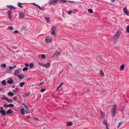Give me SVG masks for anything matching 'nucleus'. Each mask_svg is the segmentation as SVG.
<instances>
[{
  "mask_svg": "<svg viewBox=\"0 0 129 129\" xmlns=\"http://www.w3.org/2000/svg\"><path fill=\"white\" fill-rule=\"evenodd\" d=\"M124 64H122L121 66H120V71L123 70L124 69Z\"/></svg>",
  "mask_w": 129,
  "mask_h": 129,
  "instance_id": "nucleus-16",
  "label": "nucleus"
},
{
  "mask_svg": "<svg viewBox=\"0 0 129 129\" xmlns=\"http://www.w3.org/2000/svg\"><path fill=\"white\" fill-rule=\"evenodd\" d=\"M20 17L21 18H23L24 16V13L22 12H21L20 14Z\"/></svg>",
  "mask_w": 129,
  "mask_h": 129,
  "instance_id": "nucleus-17",
  "label": "nucleus"
},
{
  "mask_svg": "<svg viewBox=\"0 0 129 129\" xmlns=\"http://www.w3.org/2000/svg\"><path fill=\"white\" fill-rule=\"evenodd\" d=\"M25 65L26 67H28L29 65V64L28 63H26L25 64Z\"/></svg>",
  "mask_w": 129,
  "mask_h": 129,
  "instance_id": "nucleus-48",
  "label": "nucleus"
},
{
  "mask_svg": "<svg viewBox=\"0 0 129 129\" xmlns=\"http://www.w3.org/2000/svg\"><path fill=\"white\" fill-rule=\"evenodd\" d=\"M18 6L21 8H22V6H21V4L20 3H18Z\"/></svg>",
  "mask_w": 129,
  "mask_h": 129,
  "instance_id": "nucleus-46",
  "label": "nucleus"
},
{
  "mask_svg": "<svg viewBox=\"0 0 129 129\" xmlns=\"http://www.w3.org/2000/svg\"><path fill=\"white\" fill-rule=\"evenodd\" d=\"M72 124V123L71 122H68L67 123V126H68L71 125Z\"/></svg>",
  "mask_w": 129,
  "mask_h": 129,
  "instance_id": "nucleus-21",
  "label": "nucleus"
},
{
  "mask_svg": "<svg viewBox=\"0 0 129 129\" xmlns=\"http://www.w3.org/2000/svg\"><path fill=\"white\" fill-rule=\"evenodd\" d=\"M25 84V82H20L19 84V86L21 87H23Z\"/></svg>",
  "mask_w": 129,
  "mask_h": 129,
  "instance_id": "nucleus-14",
  "label": "nucleus"
},
{
  "mask_svg": "<svg viewBox=\"0 0 129 129\" xmlns=\"http://www.w3.org/2000/svg\"><path fill=\"white\" fill-rule=\"evenodd\" d=\"M28 69V68L26 67H24L23 68L22 71H27Z\"/></svg>",
  "mask_w": 129,
  "mask_h": 129,
  "instance_id": "nucleus-27",
  "label": "nucleus"
},
{
  "mask_svg": "<svg viewBox=\"0 0 129 129\" xmlns=\"http://www.w3.org/2000/svg\"><path fill=\"white\" fill-rule=\"evenodd\" d=\"M7 101L9 103H12L13 102V100L8 98Z\"/></svg>",
  "mask_w": 129,
  "mask_h": 129,
  "instance_id": "nucleus-22",
  "label": "nucleus"
},
{
  "mask_svg": "<svg viewBox=\"0 0 129 129\" xmlns=\"http://www.w3.org/2000/svg\"><path fill=\"white\" fill-rule=\"evenodd\" d=\"M46 90L45 89H41V92H43L45 91Z\"/></svg>",
  "mask_w": 129,
  "mask_h": 129,
  "instance_id": "nucleus-47",
  "label": "nucleus"
},
{
  "mask_svg": "<svg viewBox=\"0 0 129 129\" xmlns=\"http://www.w3.org/2000/svg\"><path fill=\"white\" fill-rule=\"evenodd\" d=\"M44 8H43L42 9H41V10H43V11L44 10Z\"/></svg>",
  "mask_w": 129,
  "mask_h": 129,
  "instance_id": "nucleus-57",
  "label": "nucleus"
},
{
  "mask_svg": "<svg viewBox=\"0 0 129 129\" xmlns=\"http://www.w3.org/2000/svg\"><path fill=\"white\" fill-rule=\"evenodd\" d=\"M14 100L15 101H17L18 100V98L17 95H16L13 97Z\"/></svg>",
  "mask_w": 129,
  "mask_h": 129,
  "instance_id": "nucleus-26",
  "label": "nucleus"
},
{
  "mask_svg": "<svg viewBox=\"0 0 129 129\" xmlns=\"http://www.w3.org/2000/svg\"><path fill=\"white\" fill-rule=\"evenodd\" d=\"M60 52H58L56 53H55L53 54L52 57H56L58 56L60 54Z\"/></svg>",
  "mask_w": 129,
  "mask_h": 129,
  "instance_id": "nucleus-8",
  "label": "nucleus"
},
{
  "mask_svg": "<svg viewBox=\"0 0 129 129\" xmlns=\"http://www.w3.org/2000/svg\"><path fill=\"white\" fill-rule=\"evenodd\" d=\"M18 76L19 78L21 79H23L24 77V76L23 74L18 75Z\"/></svg>",
  "mask_w": 129,
  "mask_h": 129,
  "instance_id": "nucleus-13",
  "label": "nucleus"
},
{
  "mask_svg": "<svg viewBox=\"0 0 129 129\" xmlns=\"http://www.w3.org/2000/svg\"><path fill=\"white\" fill-rule=\"evenodd\" d=\"M121 112H123V111H121Z\"/></svg>",
  "mask_w": 129,
  "mask_h": 129,
  "instance_id": "nucleus-64",
  "label": "nucleus"
},
{
  "mask_svg": "<svg viewBox=\"0 0 129 129\" xmlns=\"http://www.w3.org/2000/svg\"><path fill=\"white\" fill-rule=\"evenodd\" d=\"M21 112L23 114H25V111L23 108H22L21 110Z\"/></svg>",
  "mask_w": 129,
  "mask_h": 129,
  "instance_id": "nucleus-18",
  "label": "nucleus"
},
{
  "mask_svg": "<svg viewBox=\"0 0 129 129\" xmlns=\"http://www.w3.org/2000/svg\"><path fill=\"white\" fill-rule=\"evenodd\" d=\"M8 16L9 18V19L11 20H12V17H11V15H8Z\"/></svg>",
  "mask_w": 129,
  "mask_h": 129,
  "instance_id": "nucleus-44",
  "label": "nucleus"
},
{
  "mask_svg": "<svg viewBox=\"0 0 129 129\" xmlns=\"http://www.w3.org/2000/svg\"><path fill=\"white\" fill-rule=\"evenodd\" d=\"M20 71L19 70H17L15 71L14 75L15 76H18V75L20 73Z\"/></svg>",
  "mask_w": 129,
  "mask_h": 129,
  "instance_id": "nucleus-6",
  "label": "nucleus"
},
{
  "mask_svg": "<svg viewBox=\"0 0 129 129\" xmlns=\"http://www.w3.org/2000/svg\"><path fill=\"white\" fill-rule=\"evenodd\" d=\"M1 113L2 114L3 116H5L6 115L5 111L4 110H2L1 111Z\"/></svg>",
  "mask_w": 129,
  "mask_h": 129,
  "instance_id": "nucleus-11",
  "label": "nucleus"
},
{
  "mask_svg": "<svg viewBox=\"0 0 129 129\" xmlns=\"http://www.w3.org/2000/svg\"><path fill=\"white\" fill-rule=\"evenodd\" d=\"M126 30L127 33H129V25L127 26Z\"/></svg>",
  "mask_w": 129,
  "mask_h": 129,
  "instance_id": "nucleus-23",
  "label": "nucleus"
},
{
  "mask_svg": "<svg viewBox=\"0 0 129 129\" xmlns=\"http://www.w3.org/2000/svg\"><path fill=\"white\" fill-rule=\"evenodd\" d=\"M88 11L91 14L93 12L92 10L91 9H88Z\"/></svg>",
  "mask_w": 129,
  "mask_h": 129,
  "instance_id": "nucleus-31",
  "label": "nucleus"
},
{
  "mask_svg": "<svg viewBox=\"0 0 129 129\" xmlns=\"http://www.w3.org/2000/svg\"><path fill=\"white\" fill-rule=\"evenodd\" d=\"M3 107H4L6 108H8V105L6 103L4 105Z\"/></svg>",
  "mask_w": 129,
  "mask_h": 129,
  "instance_id": "nucleus-32",
  "label": "nucleus"
},
{
  "mask_svg": "<svg viewBox=\"0 0 129 129\" xmlns=\"http://www.w3.org/2000/svg\"><path fill=\"white\" fill-rule=\"evenodd\" d=\"M8 95L10 96H13L14 95V94L12 92H9L8 93Z\"/></svg>",
  "mask_w": 129,
  "mask_h": 129,
  "instance_id": "nucleus-19",
  "label": "nucleus"
},
{
  "mask_svg": "<svg viewBox=\"0 0 129 129\" xmlns=\"http://www.w3.org/2000/svg\"><path fill=\"white\" fill-rule=\"evenodd\" d=\"M72 12V11H69L68 14L69 15Z\"/></svg>",
  "mask_w": 129,
  "mask_h": 129,
  "instance_id": "nucleus-49",
  "label": "nucleus"
},
{
  "mask_svg": "<svg viewBox=\"0 0 129 129\" xmlns=\"http://www.w3.org/2000/svg\"><path fill=\"white\" fill-rule=\"evenodd\" d=\"M63 84V82H62L59 85V86L58 87H57V90H58L59 89V88L62 86V84Z\"/></svg>",
  "mask_w": 129,
  "mask_h": 129,
  "instance_id": "nucleus-24",
  "label": "nucleus"
},
{
  "mask_svg": "<svg viewBox=\"0 0 129 129\" xmlns=\"http://www.w3.org/2000/svg\"><path fill=\"white\" fill-rule=\"evenodd\" d=\"M43 82H41V84H43Z\"/></svg>",
  "mask_w": 129,
  "mask_h": 129,
  "instance_id": "nucleus-59",
  "label": "nucleus"
},
{
  "mask_svg": "<svg viewBox=\"0 0 129 129\" xmlns=\"http://www.w3.org/2000/svg\"><path fill=\"white\" fill-rule=\"evenodd\" d=\"M52 41V39L48 37L46 38L45 39V42L47 43H48L50 42H51Z\"/></svg>",
  "mask_w": 129,
  "mask_h": 129,
  "instance_id": "nucleus-5",
  "label": "nucleus"
},
{
  "mask_svg": "<svg viewBox=\"0 0 129 129\" xmlns=\"http://www.w3.org/2000/svg\"><path fill=\"white\" fill-rule=\"evenodd\" d=\"M45 19L46 21H47V22L48 23L49 22V19L48 17H46L45 18Z\"/></svg>",
  "mask_w": 129,
  "mask_h": 129,
  "instance_id": "nucleus-39",
  "label": "nucleus"
},
{
  "mask_svg": "<svg viewBox=\"0 0 129 129\" xmlns=\"http://www.w3.org/2000/svg\"><path fill=\"white\" fill-rule=\"evenodd\" d=\"M112 2H114L115 1V0H111Z\"/></svg>",
  "mask_w": 129,
  "mask_h": 129,
  "instance_id": "nucleus-56",
  "label": "nucleus"
},
{
  "mask_svg": "<svg viewBox=\"0 0 129 129\" xmlns=\"http://www.w3.org/2000/svg\"><path fill=\"white\" fill-rule=\"evenodd\" d=\"M123 12L127 16H129V13L126 7H124L123 8Z\"/></svg>",
  "mask_w": 129,
  "mask_h": 129,
  "instance_id": "nucleus-3",
  "label": "nucleus"
},
{
  "mask_svg": "<svg viewBox=\"0 0 129 129\" xmlns=\"http://www.w3.org/2000/svg\"><path fill=\"white\" fill-rule=\"evenodd\" d=\"M41 57L43 59H44L45 58V56L44 54L41 55Z\"/></svg>",
  "mask_w": 129,
  "mask_h": 129,
  "instance_id": "nucleus-38",
  "label": "nucleus"
},
{
  "mask_svg": "<svg viewBox=\"0 0 129 129\" xmlns=\"http://www.w3.org/2000/svg\"><path fill=\"white\" fill-rule=\"evenodd\" d=\"M15 87V86H12V88H14Z\"/></svg>",
  "mask_w": 129,
  "mask_h": 129,
  "instance_id": "nucleus-61",
  "label": "nucleus"
},
{
  "mask_svg": "<svg viewBox=\"0 0 129 129\" xmlns=\"http://www.w3.org/2000/svg\"><path fill=\"white\" fill-rule=\"evenodd\" d=\"M22 95L24 97L26 98L28 96V95L26 93H23L22 94Z\"/></svg>",
  "mask_w": 129,
  "mask_h": 129,
  "instance_id": "nucleus-29",
  "label": "nucleus"
},
{
  "mask_svg": "<svg viewBox=\"0 0 129 129\" xmlns=\"http://www.w3.org/2000/svg\"><path fill=\"white\" fill-rule=\"evenodd\" d=\"M13 82V80L12 79H9L8 80L7 83L9 84H11Z\"/></svg>",
  "mask_w": 129,
  "mask_h": 129,
  "instance_id": "nucleus-9",
  "label": "nucleus"
},
{
  "mask_svg": "<svg viewBox=\"0 0 129 129\" xmlns=\"http://www.w3.org/2000/svg\"><path fill=\"white\" fill-rule=\"evenodd\" d=\"M14 32L15 34H18V31L17 30L15 31Z\"/></svg>",
  "mask_w": 129,
  "mask_h": 129,
  "instance_id": "nucleus-52",
  "label": "nucleus"
},
{
  "mask_svg": "<svg viewBox=\"0 0 129 129\" xmlns=\"http://www.w3.org/2000/svg\"><path fill=\"white\" fill-rule=\"evenodd\" d=\"M60 2H62L63 3H66V0H58Z\"/></svg>",
  "mask_w": 129,
  "mask_h": 129,
  "instance_id": "nucleus-41",
  "label": "nucleus"
},
{
  "mask_svg": "<svg viewBox=\"0 0 129 129\" xmlns=\"http://www.w3.org/2000/svg\"><path fill=\"white\" fill-rule=\"evenodd\" d=\"M16 67V65H15L14 66L12 67H13V68H14L15 67Z\"/></svg>",
  "mask_w": 129,
  "mask_h": 129,
  "instance_id": "nucleus-58",
  "label": "nucleus"
},
{
  "mask_svg": "<svg viewBox=\"0 0 129 129\" xmlns=\"http://www.w3.org/2000/svg\"><path fill=\"white\" fill-rule=\"evenodd\" d=\"M0 108L1 109H3V107L2 106H1L0 107Z\"/></svg>",
  "mask_w": 129,
  "mask_h": 129,
  "instance_id": "nucleus-55",
  "label": "nucleus"
},
{
  "mask_svg": "<svg viewBox=\"0 0 129 129\" xmlns=\"http://www.w3.org/2000/svg\"><path fill=\"white\" fill-rule=\"evenodd\" d=\"M103 123L105 124L106 125H108L107 121L105 119H104V120L103 121Z\"/></svg>",
  "mask_w": 129,
  "mask_h": 129,
  "instance_id": "nucleus-20",
  "label": "nucleus"
},
{
  "mask_svg": "<svg viewBox=\"0 0 129 129\" xmlns=\"http://www.w3.org/2000/svg\"><path fill=\"white\" fill-rule=\"evenodd\" d=\"M74 75V76H77L76 75Z\"/></svg>",
  "mask_w": 129,
  "mask_h": 129,
  "instance_id": "nucleus-63",
  "label": "nucleus"
},
{
  "mask_svg": "<svg viewBox=\"0 0 129 129\" xmlns=\"http://www.w3.org/2000/svg\"><path fill=\"white\" fill-rule=\"evenodd\" d=\"M58 1V0H50L49 4H52L53 3H56Z\"/></svg>",
  "mask_w": 129,
  "mask_h": 129,
  "instance_id": "nucleus-7",
  "label": "nucleus"
},
{
  "mask_svg": "<svg viewBox=\"0 0 129 129\" xmlns=\"http://www.w3.org/2000/svg\"><path fill=\"white\" fill-rule=\"evenodd\" d=\"M2 84L3 85H5L6 84V81L5 80L2 81Z\"/></svg>",
  "mask_w": 129,
  "mask_h": 129,
  "instance_id": "nucleus-33",
  "label": "nucleus"
},
{
  "mask_svg": "<svg viewBox=\"0 0 129 129\" xmlns=\"http://www.w3.org/2000/svg\"><path fill=\"white\" fill-rule=\"evenodd\" d=\"M56 29L55 27L54 26H52V28H51V30L52 31H55Z\"/></svg>",
  "mask_w": 129,
  "mask_h": 129,
  "instance_id": "nucleus-34",
  "label": "nucleus"
},
{
  "mask_svg": "<svg viewBox=\"0 0 129 129\" xmlns=\"http://www.w3.org/2000/svg\"><path fill=\"white\" fill-rule=\"evenodd\" d=\"M8 97H6V96H3V97L2 98V99H3V100H6V101H7V98H8Z\"/></svg>",
  "mask_w": 129,
  "mask_h": 129,
  "instance_id": "nucleus-35",
  "label": "nucleus"
},
{
  "mask_svg": "<svg viewBox=\"0 0 129 129\" xmlns=\"http://www.w3.org/2000/svg\"><path fill=\"white\" fill-rule=\"evenodd\" d=\"M69 2L70 3H72V1H69Z\"/></svg>",
  "mask_w": 129,
  "mask_h": 129,
  "instance_id": "nucleus-60",
  "label": "nucleus"
},
{
  "mask_svg": "<svg viewBox=\"0 0 129 129\" xmlns=\"http://www.w3.org/2000/svg\"><path fill=\"white\" fill-rule=\"evenodd\" d=\"M6 64H1V66L2 67H3L5 68L6 67Z\"/></svg>",
  "mask_w": 129,
  "mask_h": 129,
  "instance_id": "nucleus-40",
  "label": "nucleus"
},
{
  "mask_svg": "<svg viewBox=\"0 0 129 129\" xmlns=\"http://www.w3.org/2000/svg\"><path fill=\"white\" fill-rule=\"evenodd\" d=\"M29 66L30 69H32L33 68L34 66V63L33 62H31L30 63Z\"/></svg>",
  "mask_w": 129,
  "mask_h": 129,
  "instance_id": "nucleus-12",
  "label": "nucleus"
},
{
  "mask_svg": "<svg viewBox=\"0 0 129 129\" xmlns=\"http://www.w3.org/2000/svg\"><path fill=\"white\" fill-rule=\"evenodd\" d=\"M14 106V105L12 104H9V105H8V107H13V106Z\"/></svg>",
  "mask_w": 129,
  "mask_h": 129,
  "instance_id": "nucleus-36",
  "label": "nucleus"
},
{
  "mask_svg": "<svg viewBox=\"0 0 129 129\" xmlns=\"http://www.w3.org/2000/svg\"><path fill=\"white\" fill-rule=\"evenodd\" d=\"M9 68L10 70H11L13 68L12 67L10 66L9 67Z\"/></svg>",
  "mask_w": 129,
  "mask_h": 129,
  "instance_id": "nucleus-50",
  "label": "nucleus"
},
{
  "mask_svg": "<svg viewBox=\"0 0 129 129\" xmlns=\"http://www.w3.org/2000/svg\"><path fill=\"white\" fill-rule=\"evenodd\" d=\"M101 114L102 115H103V117L102 118H104V115L103 114V113H102V112H101Z\"/></svg>",
  "mask_w": 129,
  "mask_h": 129,
  "instance_id": "nucleus-53",
  "label": "nucleus"
},
{
  "mask_svg": "<svg viewBox=\"0 0 129 129\" xmlns=\"http://www.w3.org/2000/svg\"><path fill=\"white\" fill-rule=\"evenodd\" d=\"M52 31L51 33V34L53 36H55L56 35V34L55 33V31Z\"/></svg>",
  "mask_w": 129,
  "mask_h": 129,
  "instance_id": "nucleus-30",
  "label": "nucleus"
},
{
  "mask_svg": "<svg viewBox=\"0 0 129 129\" xmlns=\"http://www.w3.org/2000/svg\"><path fill=\"white\" fill-rule=\"evenodd\" d=\"M13 112L12 111L11 109H9L6 111V114H10Z\"/></svg>",
  "mask_w": 129,
  "mask_h": 129,
  "instance_id": "nucleus-10",
  "label": "nucleus"
},
{
  "mask_svg": "<svg viewBox=\"0 0 129 129\" xmlns=\"http://www.w3.org/2000/svg\"><path fill=\"white\" fill-rule=\"evenodd\" d=\"M11 11H9L8 13V15H11Z\"/></svg>",
  "mask_w": 129,
  "mask_h": 129,
  "instance_id": "nucleus-51",
  "label": "nucleus"
},
{
  "mask_svg": "<svg viewBox=\"0 0 129 129\" xmlns=\"http://www.w3.org/2000/svg\"><path fill=\"white\" fill-rule=\"evenodd\" d=\"M106 129H109V128L108 127V125H106Z\"/></svg>",
  "mask_w": 129,
  "mask_h": 129,
  "instance_id": "nucleus-54",
  "label": "nucleus"
},
{
  "mask_svg": "<svg viewBox=\"0 0 129 129\" xmlns=\"http://www.w3.org/2000/svg\"><path fill=\"white\" fill-rule=\"evenodd\" d=\"M41 66H43L46 68H47L50 66V64L49 63H41Z\"/></svg>",
  "mask_w": 129,
  "mask_h": 129,
  "instance_id": "nucleus-4",
  "label": "nucleus"
},
{
  "mask_svg": "<svg viewBox=\"0 0 129 129\" xmlns=\"http://www.w3.org/2000/svg\"><path fill=\"white\" fill-rule=\"evenodd\" d=\"M32 4L33 5H34L36 6H37L39 9H40V6H39L38 5H37L36 4L34 3H32Z\"/></svg>",
  "mask_w": 129,
  "mask_h": 129,
  "instance_id": "nucleus-43",
  "label": "nucleus"
},
{
  "mask_svg": "<svg viewBox=\"0 0 129 129\" xmlns=\"http://www.w3.org/2000/svg\"><path fill=\"white\" fill-rule=\"evenodd\" d=\"M24 105L25 108L26 109V110H28V108L27 107V106L25 104Z\"/></svg>",
  "mask_w": 129,
  "mask_h": 129,
  "instance_id": "nucleus-45",
  "label": "nucleus"
},
{
  "mask_svg": "<svg viewBox=\"0 0 129 129\" xmlns=\"http://www.w3.org/2000/svg\"><path fill=\"white\" fill-rule=\"evenodd\" d=\"M10 47L13 49H16L17 48V46H10Z\"/></svg>",
  "mask_w": 129,
  "mask_h": 129,
  "instance_id": "nucleus-25",
  "label": "nucleus"
},
{
  "mask_svg": "<svg viewBox=\"0 0 129 129\" xmlns=\"http://www.w3.org/2000/svg\"><path fill=\"white\" fill-rule=\"evenodd\" d=\"M8 29L10 30H12L13 29V28L11 26H9L8 27Z\"/></svg>",
  "mask_w": 129,
  "mask_h": 129,
  "instance_id": "nucleus-37",
  "label": "nucleus"
},
{
  "mask_svg": "<svg viewBox=\"0 0 129 129\" xmlns=\"http://www.w3.org/2000/svg\"><path fill=\"white\" fill-rule=\"evenodd\" d=\"M8 7L11 10H14L16 9L15 7H13V6H8Z\"/></svg>",
  "mask_w": 129,
  "mask_h": 129,
  "instance_id": "nucleus-15",
  "label": "nucleus"
},
{
  "mask_svg": "<svg viewBox=\"0 0 129 129\" xmlns=\"http://www.w3.org/2000/svg\"><path fill=\"white\" fill-rule=\"evenodd\" d=\"M25 112H26V113H28V112H27V111H25Z\"/></svg>",
  "mask_w": 129,
  "mask_h": 129,
  "instance_id": "nucleus-62",
  "label": "nucleus"
},
{
  "mask_svg": "<svg viewBox=\"0 0 129 129\" xmlns=\"http://www.w3.org/2000/svg\"><path fill=\"white\" fill-rule=\"evenodd\" d=\"M117 108V107L115 104H114L113 105L112 109L111 111V115L112 116H114L116 114Z\"/></svg>",
  "mask_w": 129,
  "mask_h": 129,
  "instance_id": "nucleus-1",
  "label": "nucleus"
},
{
  "mask_svg": "<svg viewBox=\"0 0 129 129\" xmlns=\"http://www.w3.org/2000/svg\"><path fill=\"white\" fill-rule=\"evenodd\" d=\"M99 74L101 76H103L104 75V74L103 73L102 71V70H100V71Z\"/></svg>",
  "mask_w": 129,
  "mask_h": 129,
  "instance_id": "nucleus-28",
  "label": "nucleus"
},
{
  "mask_svg": "<svg viewBox=\"0 0 129 129\" xmlns=\"http://www.w3.org/2000/svg\"><path fill=\"white\" fill-rule=\"evenodd\" d=\"M120 33V31L118 30L116 34L115 35L114 37V39L113 40V42L114 43H115L117 41L118 39Z\"/></svg>",
  "mask_w": 129,
  "mask_h": 129,
  "instance_id": "nucleus-2",
  "label": "nucleus"
},
{
  "mask_svg": "<svg viewBox=\"0 0 129 129\" xmlns=\"http://www.w3.org/2000/svg\"><path fill=\"white\" fill-rule=\"evenodd\" d=\"M122 124V122H119L118 124V126H117V127L118 128H119V127Z\"/></svg>",
  "mask_w": 129,
  "mask_h": 129,
  "instance_id": "nucleus-42",
  "label": "nucleus"
}]
</instances>
